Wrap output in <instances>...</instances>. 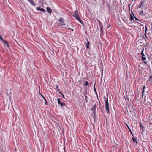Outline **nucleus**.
Segmentation results:
<instances>
[{
	"label": "nucleus",
	"instance_id": "obj_23",
	"mask_svg": "<svg viewBox=\"0 0 152 152\" xmlns=\"http://www.w3.org/2000/svg\"><path fill=\"white\" fill-rule=\"evenodd\" d=\"M78 21L80 19V18L79 16L76 17L75 18Z\"/></svg>",
	"mask_w": 152,
	"mask_h": 152
},
{
	"label": "nucleus",
	"instance_id": "obj_37",
	"mask_svg": "<svg viewBox=\"0 0 152 152\" xmlns=\"http://www.w3.org/2000/svg\"><path fill=\"white\" fill-rule=\"evenodd\" d=\"M56 88L57 90L58 89H59L58 86L56 85Z\"/></svg>",
	"mask_w": 152,
	"mask_h": 152
},
{
	"label": "nucleus",
	"instance_id": "obj_14",
	"mask_svg": "<svg viewBox=\"0 0 152 152\" xmlns=\"http://www.w3.org/2000/svg\"><path fill=\"white\" fill-rule=\"evenodd\" d=\"M46 10L47 12L50 14H51L52 12L51 9L49 7H47L46 8Z\"/></svg>",
	"mask_w": 152,
	"mask_h": 152
},
{
	"label": "nucleus",
	"instance_id": "obj_51",
	"mask_svg": "<svg viewBox=\"0 0 152 152\" xmlns=\"http://www.w3.org/2000/svg\"><path fill=\"white\" fill-rule=\"evenodd\" d=\"M132 1H133V0H132Z\"/></svg>",
	"mask_w": 152,
	"mask_h": 152
},
{
	"label": "nucleus",
	"instance_id": "obj_35",
	"mask_svg": "<svg viewBox=\"0 0 152 152\" xmlns=\"http://www.w3.org/2000/svg\"><path fill=\"white\" fill-rule=\"evenodd\" d=\"M141 55H142V56H145V55L143 53V52H142V53L141 54Z\"/></svg>",
	"mask_w": 152,
	"mask_h": 152
},
{
	"label": "nucleus",
	"instance_id": "obj_22",
	"mask_svg": "<svg viewBox=\"0 0 152 152\" xmlns=\"http://www.w3.org/2000/svg\"><path fill=\"white\" fill-rule=\"evenodd\" d=\"M59 94H61V95H62V97H63V98H64V99L65 98V97H64V94H63V93H62L61 91H60V92H59Z\"/></svg>",
	"mask_w": 152,
	"mask_h": 152
},
{
	"label": "nucleus",
	"instance_id": "obj_25",
	"mask_svg": "<svg viewBox=\"0 0 152 152\" xmlns=\"http://www.w3.org/2000/svg\"><path fill=\"white\" fill-rule=\"evenodd\" d=\"M127 127H128V128L129 129V131L131 133V134H132V135L133 136V133H132V130H131V129H130L129 128V127L128 126H127Z\"/></svg>",
	"mask_w": 152,
	"mask_h": 152
},
{
	"label": "nucleus",
	"instance_id": "obj_50",
	"mask_svg": "<svg viewBox=\"0 0 152 152\" xmlns=\"http://www.w3.org/2000/svg\"><path fill=\"white\" fill-rule=\"evenodd\" d=\"M131 34L132 36V34Z\"/></svg>",
	"mask_w": 152,
	"mask_h": 152
},
{
	"label": "nucleus",
	"instance_id": "obj_17",
	"mask_svg": "<svg viewBox=\"0 0 152 152\" xmlns=\"http://www.w3.org/2000/svg\"><path fill=\"white\" fill-rule=\"evenodd\" d=\"M6 45L8 48L10 47V44L6 40H4L3 42Z\"/></svg>",
	"mask_w": 152,
	"mask_h": 152
},
{
	"label": "nucleus",
	"instance_id": "obj_28",
	"mask_svg": "<svg viewBox=\"0 0 152 152\" xmlns=\"http://www.w3.org/2000/svg\"><path fill=\"white\" fill-rule=\"evenodd\" d=\"M100 31L101 33L103 34V27H100Z\"/></svg>",
	"mask_w": 152,
	"mask_h": 152
},
{
	"label": "nucleus",
	"instance_id": "obj_27",
	"mask_svg": "<svg viewBox=\"0 0 152 152\" xmlns=\"http://www.w3.org/2000/svg\"><path fill=\"white\" fill-rule=\"evenodd\" d=\"M82 25H83L84 24L83 22L82 21V20H81V19H80V20L78 21Z\"/></svg>",
	"mask_w": 152,
	"mask_h": 152
},
{
	"label": "nucleus",
	"instance_id": "obj_8",
	"mask_svg": "<svg viewBox=\"0 0 152 152\" xmlns=\"http://www.w3.org/2000/svg\"><path fill=\"white\" fill-rule=\"evenodd\" d=\"M133 6V4L131 6V13L130 14V18L129 19L130 21H131L132 20H133V16L132 15H133V11L132 10V7Z\"/></svg>",
	"mask_w": 152,
	"mask_h": 152
},
{
	"label": "nucleus",
	"instance_id": "obj_6",
	"mask_svg": "<svg viewBox=\"0 0 152 152\" xmlns=\"http://www.w3.org/2000/svg\"><path fill=\"white\" fill-rule=\"evenodd\" d=\"M58 21L60 22V24L62 25H65V24L63 21V18H61L58 20Z\"/></svg>",
	"mask_w": 152,
	"mask_h": 152
},
{
	"label": "nucleus",
	"instance_id": "obj_34",
	"mask_svg": "<svg viewBox=\"0 0 152 152\" xmlns=\"http://www.w3.org/2000/svg\"><path fill=\"white\" fill-rule=\"evenodd\" d=\"M99 26H100V27H103L102 24V23L99 24Z\"/></svg>",
	"mask_w": 152,
	"mask_h": 152
},
{
	"label": "nucleus",
	"instance_id": "obj_43",
	"mask_svg": "<svg viewBox=\"0 0 152 152\" xmlns=\"http://www.w3.org/2000/svg\"><path fill=\"white\" fill-rule=\"evenodd\" d=\"M40 95L42 97V96H44L40 93H39Z\"/></svg>",
	"mask_w": 152,
	"mask_h": 152
},
{
	"label": "nucleus",
	"instance_id": "obj_5",
	"mask_svg": "<svg viewBox=\"0 0 152 152\" xmlns=\"http://www.w3.org/2000/svg\"><path fill=\"white\" fill-rule=\"evenodd\" d=\"M36 9L37 10L43 12H46V10L44 9L41 7H37L36 8Z\"/></svg>",
	"mask_w": 152,
	"mask_h": 152
},
{
	"label": "nucleus",
	"instance_id": "obj_31",
	"mask_svg": "<svg viewBox=\"0 0 152 152\" xmlns=\"http://www.w3.org/2000/svg\"><path fill=\"white\" fill-rule=\"evenodd\" d=\"M0 39L3 42L4 40L3 39L2 36L1 35H0Z\"/></svg>",
	"mask_w": 152,
	"mask_h": 152
},
{
	"label": "nucleus",
	"instance_id": "obj_47",
	"mask_svg": "<svg viewBox=\"0 0 152 152\" xmlns=\"http://www.w3.org/2000/svg\"><path fill=\"white\" fill-rule=\"evenodd\" d=\"M99 108L100 109H102V108H100V107H99Z\"/></svg>",
	"mask_w": 152,
	"mask_h": 152
},
{
	"label": "nucleus",
	"instance_id": "obj_38",
	"mask_svg": "<svg viewBox=\"0 0 152 152\" xmlns=\"http://www.w3.org/2000/svg\"><path fill=\"white\" fill-rule=\"evenodd\" d=\"M98 23H99V24L102 23L99 20H98Z\"/></svg>",
	"mask_w": 152,
	"mask_h": 152
},
{
	"label": "nucleus",
	"instance_id": "obj_18",
	"mask_svg": "<svg viewBox=\"0 0 152 152\" xmlns=\"http://www.w3.org/2000/svg\"><path fill=\"white\" fill-rule=\"evenodd\" d=\"M135 143V145H137V139L136 138H134V144Z\"/></svg>",
	"mask_w": 152,
	"mask_h": 152
},
{
	"label": "nucleus",
	"instance_id": "obj_7",
	"mask_svg": "<svg viewBox=\"0 0 152 152\" xmlns=\"http://www.w3.org/2000/svg\"><path fill=\"white\" fill-rule=\"evenodd\" d=\"M144 4H145V2H144V1H141L140 2V4L138 6V7H139V8H141L142 7L144 6V5H145Z\"/></svg>",
	"mask_w": 152,
	"mask_h": 152
},
{
	"label": "nucleus",
	"instance_id": "obj_9",
	"mask_svg": "<svg viewBox=\"0 0 152 152\" xmlns=\"http://www.w3.org/2000/svg\"><path fill=\"white\" fill-rule=\"evenodd\" d=\"M147 13L145 12L143 10L141 11L140 12V15L145 17V16H146V15Z\"/></svg>",
	"mask_w": 152,
	"mask_h": 152
},
{
	"label": "nucleus",
	"instance_id": "obj_16",
	"mask_svg": "<svg viewBox=\"0 0 152 152\" xmlns=\"http://www.w3.org/2000/svg\"><path fill=\"white\" fill-rule=\"evenodd\" d=\"M86 40L87 41V43L86 44V46L87 48L88 49L89 48V45L90 43L87 39H86Z\"/></svg>",
	"mask_w": 152,
	"mask_h": 152
},
{
	"label": "nucleus",
	"instance_id": "obj_4",
	"mask_svg": "<svg viewBox=\"0 0 152 152\" xmlns=\"http://www.w3.org/2000/svg\"><path fill=\"white\" fill-rule=\"evenodd\" d=\"M57 102L58 104H60V106L62 107H63L65 105V104L64 103L61 102L60 101V98H58L57 99Z\"/></svg>",
	"mask_w": 152,
	"mask_h": 152
},
{
	"label": "nucleus",
	"instance_id": "obj_10",
	"mask_svg": "<svg viewBox=\"0 0 152 152\" xmlns=\"http://www.w3.org/2000/svg\"><path fill=\"white\" fill-rule=\"evenodd\" d=\"M79 16L78 11L77 10H75L74 12V13L73 15V16L75 18Z\"/></svg>",
	"mask_w": 152,
	"mask_h": 152
},
{
	"label": "nucleus",
	"instance_id": "obj_42",
	"mask_svg": "<svg viewBox=\"0 0 152 152\" xmlns=\"http://www.w3.org/2000/svg\"><path fill=\"white\" fill-rule=\"evenodd\" d=\"M144 64H147V61H144Z\"/></svg>",
	"mask_w": 152,
	"mask_h": 152
},
{
	"label": "nucleus",
	"instance_id": "obj_21",
	"mask_svg": "<svg viewBox=\"0 0 152 152\" xmlns=\"http://www.w3.org/2000/svg\"><path fill=\"white\" fill-rule=\"evenodd\" d=\"M42 98L45 101V104L46 105H48V102L47 101L46 99L44 97V96H42Z\"/></svg>",
	"mask_w": 152,
	"mask_h": 152
},
{
	"label": "nucleus",
	"instance_id": "obj_15",
	"mask_svg": "<svg viewBox=\"0 0 152 152\" xmlns=\"http://www.w3.org/2000/svg\"><path fill=\"white\" fill-rule=\"evenodd\" d=\"M129 107L130 111L132 113L133 111V105H130V106H129Z\"/></svg>",
	"mask_w": 152,
	"mask_h": 152
},
{
	"label": "nucleus",
	"instance_id": "obj_32",
	"mask_svg": "<svg viewBox=\"0 0 152 152\" xmlns=\"http://www.w3.org/2000/svg\"><path fill=\"white\" fill-rule=\"evenodd\" d=\"M134 18L135 19H136V20H137L138 21L140 22V21L139 20L137 19L136 17H135V16H134Z\"/></svg>",
	"mask_w": 152,
	"mask_h": 152
},
{
	"label": "nucleus",
	"instance_id": "obj_12",
	"mask_svg": "<svg viewBox=\"0 0 152 152\" xmlns=\"http://www.w3.org/2000/svg\"><path fill=\"white\" fill-rule=\"evenodd\" d=\"M140 129L141 130H142L141 132L143 133L145 131V127L143 126L142 125L141 123H140Z\"/></svg>",
	"mask_w": 152,
	"mask_h": 152
},
{
	"label": "nucleus",
	"instance_id": "obj_24",
	"mask_svg": "<svg viewBox=\"0 0 152 152\" xmlns=\"http://www.w3.org/2000/svg\"><path fill=\"white\" fill-rule=\"evenodd\" d=\"M84 96H87L86 95L87 94V89L84 92Z\"/></svg>",
	"mask_w": 152,
	"mask_h": 152
},
{
	"label": "nucleus",
	"instance_id": "obj_36",
	"mask_svg": "<svg viewBox=\"0 0 152 152\" xmlns=\"http://www.w3.org/2000/svg\"><path fill=\"white\" fill-rule=\"evenodd\" d=\"M69 29H70L72 31H73L74 29L73 28H69Z\"/></svg>",
	"mask_w": 152,
	"mask_h": 152
},
{
	"label": "nucleus",
	"instance_id": "obj_20",
	"mask_svg": "<svg viewBox=\"0 0 152 152\" xmlns=\"http://www.w3.org/2000/svg\"><path fill=\"white\" fill-rule=\"evenodd\" d=\"M89 84L88 82L87 81H86L85 82V83L84 84H83V86H87Z\"/></svg>",
	"mask_w": 152,
	"mask_h": 152
},
{
	"label": "nucleus",
	"instance_id": "obj_13",
	"mask_svg": "<svg viewBox=\"0 0 152 152\" xmlns=\"http://www.w3.org/2000/svg\"><path fill=\"white\" fill-rule=\"evenodd\" d=\"M33 6H35L36 4L34 3L33 0H27Z\"/></svg>",
	"mask_w": 152,
	"mask_h": 152
},
{
	"label": "nucleus",
	"instance_id": "obj_46",
	"mask_svg": "<svg viewBox=\"0 0 152 152\" xmlns=\"http://www.w3.org/2000/svg\"><path fill=\"white\" fill-rule=\"evenodd\" d=\"M133 137H132V140H133Z\"/></svg>",
	"mask_w": 152,
	"mask_h": 152
},
{
	"label": "nucleus",
	"instance_id": "obj_49",
	"mask_svg": "<svg viewBox=\"0 0 152 152\" xmlns=\"http://www.w3.org/2000/svg\"><path fill=\"white\" fill-rule=\"evenodd\" d=\"M129 96V97H128V100H129V96Z\"/></svg>",
	"mask_w": 152,
	"mask_h": 152
},
{
	"label": "nucleus",
	"instance_id": "obj_29",
	"mask_svg": "<svg viewBox=\"0 0 152 152\" xmlns=\"http://www.w3.org/2000/svg\"><path fill=\"white\" fill-rule=\"evenodd\" d=\"M85 98L86 102V103H87L88 102V99H87L88 97L87 96H85Z\"/></svg>",
	"mask_w": 152,
	"mask_h": 152
},
{
	"label": "nucleus",
	"instance_id": "obj_48",
	"mask_svg": "<svg viewBox=\"0 0 152 152\" xmlns=\"http://www.w3.org/2000/svg\"><path fill=\"white\" fill-rule=\"evenodd\" d=\"M80 81H81V80H80L78 81V82H80Z\"/></svg>",
	"mask_w": 152,
	"mask_h": 152
},
{
	"label": "nucleus",
	"instance_id": "obj_40",
	"mask_svg": "<svg viewBox=\"0 0 152 152\" xmlns=\"http://www.w3.org/2000/svg\"><path fill=\"white\" fill-rule=\"evenodd\" d=\"M57 91L59 92H59L60 91H60L59 89H58L57 90Z\"/></svg>",
	"mask_w": 152,
	"mask_h": 152
},
{
	"label": "nucleus",
	"instance_id": "obj_11",
	"mask_svg": "<svg viewBox=\"0 0 152 152\" xmlns=\"http://www.w3.org/2000/svg\"><path fill=\"white\" fill-rule=\"evenodd\" d=\"M146 89V88L145 87V86L144 85L143 87L142 90V97H143V96L144 95V93L145 92V90Z\"/></svg>",
	"mask_w": 152,
	"mask_h": 152
},
{
	"label": "nucleus",
	"instance_id": "obj_44",
	"mask_svg": "<svg viewBox=\"0 0 152 152\" xmlns=\"http://www.w3.org/2000/svg\"><path fill=\"white\" fill-rule=\"evenodd\" d=\"M107 5L108 6V7H109V4H108V2H107Z\"/></svg>",
	"mask_w": 152,
	"mask_h": 152
},
{
	"label": "nucleus",
	"instance_id": "obj_45",
	"mask_svg": "<svg viewBox=\"0 0 152 152\" xmlns=\"http://www.w3.org/2000/svg\"><path fill=\"white\" fill-rule=\"evenodd\" d=\"M110 25L109 26H108L107 27V28H110Z\"/></svg>",
	"mask_w": 152,
	"mask_h": 152
},
{
	"label": "nucleus",
	"instance_id": "obj_33",
	"mask_svg": "<svg viewBox=\"0 0 152 152\" xmlns=\"http://www.w3.org/2000/svg\"><path fill=\"white\" fill-rule=\"evenodd\" d=\"M133 23H138V24H140V23L139 22H137L136 21H134V22H133Z\"/></svg>",
	"mask_w": 152,
	"mask_h": 152
},
{
	"label": "nucleus",
	"instance_id": "obj_19",
	"mask_svg": "<svg viewBox=\"0 0 152 152\" xmlns=\"http://www.w3.org/2000/svg\"><path fill=\"white\" fill-rule=\"evenodd\" d=\"M148 80L150 82H152V74H151V75L150 76V77H149Z\"/></svg>",
	"mask_w": 152,
	"mask_h": 152
},
{
	"label": "nucleus",
	"instance_id": "obj_1",
	"mask_svg": "<svg viewBox=\"0 0 152 152\" xmlns=\"http://www.w3.org/2000/svg\"><path fill=\"white\" fill-rule=\"evenodd\" d=\"M106 94L107 96V98L104 96V98L105 99V109L107 113H108L109 114H110V111L109 110V103L108 101V95L107 93V91L106 92Z\"/></svg>",
	"mask_w": 152,
	"mask_h": 152
},
{
	"label": "nucleus",
	"instance_id": "obj_39",
	"mask_svg": "<svg viewBox=\"0 0 152 152\" xmlns=\"http://www.w3.org/2000/svg\"><path fill=\"white\" fill-rule=\"evenodd\" d=\"M131 28H132V27H130V26H129V28H128V29H130V30H131Z\"/></svg>",
	"mask_w": 152,
	"mask_h": 152
},
{
	"label": "nucleus",
	"instance_id": "obj_41",
	"mask_svg": "<svg viewBox=\"0 0 152 152\" xmlns=\"http://www.w3.org/2000/svg\"><path fill=\"white\" fill-rule=\"evenodd\" d=\"M130 5H131V4L129 5V10H130Z\"/></svg>",
	"mask_w": 152,
	"mask_h": 152
},
{
	"label": "nucleus",
	"instance_id": "obj_2",
	"mask_svg": "<svg viewBox=\"0 0 152 152\" xmlns=\"http://www.w3.org/2000/svg\"><path fill=\"white\" fill-rule=\"evenodd\" d=\"M96 104L95 103H94L92 107L90 109V110L92 111L94 115L93 118L94 121H95L96 118Z\"/></svg>",
	"mask_w": 152,
	"mask_h": 152
},
{
	"label": "nucleus",
	"instance_id": "obj_3",
	"mask_svg": "<svg viewBox=\"0 0 152 152\" xmlns=\"http://www.w3.org/2000/svg\"><path fill=\"white\" fill-rule=\"evenodd\" d=\"M95 84H96V82H95V83L94 84V91L95 92V94H96V97L98 99V101L99 102V105L101 106V103H100V102L99 100V97H98V94H97V91H96V88H95Z\"/></svg>",
	"mask_w": 152,
	"mask_h": 152
},
{
	"label": "nucleus",
	"instance_id": "obj_30",
	"mask_svg": "<svg viewBox=\"0 0 152 152\" xmlns=\"http://www.w3.org/2000/svg\"><path fill=\"white\" fill-rule=\"evenodd\" d=\"M146 91V93L147 94V95H148L149 94V90L148 88V89L146 88V89L145 90V91Z\"/></svg>",
	"mask_w": 152,
	"mask_h": 152
},
{
	"label": "nucleus",
	"instance_id": "obj_26",
	"mask_svg": "<svg viewBox=\"0 0 152 152\" xmlns=\"http://www.w3.org/2000/svg\"><path fill=\"white\" fill-rule=\"evenodd\" d=\"M142 61H144L146 60V58L145 56H142Z\"/></svg>",
	"mask_w": 152,
	"mask_h": 152
}]
</instances>
